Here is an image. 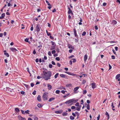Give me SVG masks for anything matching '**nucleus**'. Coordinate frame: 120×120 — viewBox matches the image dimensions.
<instances>
[{
    "label": "nucleus",
    "instance_id": "f257e3e1",
    "mask_svg": "<svg viewBox=\"0 0 120 120\" xmlns=\"http://www.w3.org/2000/svg\"><path fill=\"white\" fill-rule=\"evenodd\" d=\"M43 72L44 75V78L46 80H47L50 79V77L52 76V73L50 71H47V72L43 71Z\"/></svg>",
    "mask_w": 120,
    "mask_h": 120
},
{
    "label": "nucleus",
    "instance_id": "f03ea898",
    "mask_svg": "<svg viewBox=\"0 0 120 120\" xmlns=\"http://www.w3.org/2000/svg\"><path fill=\"white\" fill-rule=\"evenodd\" d=\"M48 93L46 92H44L42 96V98L44 101L47 100L48 97Z\"/></svg>",
    "mask_w": 120,
    "mask_h": 120
},
{
    "label": "nucleus",
    "instance_id": "7ed1b4c3",
    "mask_svg": "<svg viewBox=\"0 0 120 120\" xmlns=\"http://www.w3.org/2000/svg\"><path fill=\"white\" fill-rule=\"evenodd\" d=\"M73 32L75 37L76 38H77V39H78L79 38L78 36L77 35V34L76 31L75 29V28L74 29Z\"/></svg>",
    "mask_w": 120,
    "mask_h": 120
},
{
    "label": "nucleus",
    "instance_id": "20e7f679",
    "mask_svg": "<svg viewBox=\"0 0 120 120\" xmlns=\"http://www.w3.org/2000/svg\"><path fill=\"white\" fill-rule=\"evenodd\" d=\"M65 72L68 75L72 76H76V75L75 74H74L73 73H71V72H67V71H65Z\"/></svg>",
    "mask_w": 120,
    "mask_h": 120
},
{
    "label": "nucleus",
    "instance_id": "39448f33",
    "mask_svg": "<svg viewBox=\"0 0 120 120\" xmlns=\"http://www.w3.org/2000/svg\"><path fill=\"white\" fill-rule=\"evenodd\" d=\"M68 14H71V15H73V14L72 12V10L70 9V8L69 7L68 8Z\"/></svg>",
    "mask_w": 120,
    "mask_h": 120
},
{
    "label": "nucleus",
    "instance_id": "423d86ee",
    "mask_svg": "<svg viewBox=\"0 0 120 120\" xmlns=\"http://www.w3.org/2000/svg\"><path fill=\"white\" fill-rule=\"evenodd\" d=\"M41 27L38 25H37L36 27V30L37 32H39L40 30Z\"/></svg>",
    "mask_w": 120,
    "mask_h": 120
},
{
    "label": "nucleus",
    "instance_id": "0eeeda50",
    "mask_svg": "<svg viewBox=\"0 0 120 120\" xmlns=\"http://www.w3.org/2000/svg\"><path fill=\"white\" fill-rule=\"evenodd\" d=\"M78 101V99H76V100H75V99H72V104L76 103L77 101Z\"/></svg>",
    "mask_w": 120,
    "mask_h": 120
},
{
    "label": "nucleus",
    "instance_id": "6e6552de",
    "mask_svg": "<svg viewBox=\"0 0 120 120\" xmlns=\"http://www.w3.org/2000/svg\"><path fill=\"white\" fill-rule=\"evenodd\" d=\"M72 103V99H70L69 100L65 102V103L66 104H69L70 103Z\"/></svg>",
    "mask_w": 120,
    "mask_h": 120
},
{
    "label": "nucleus",
    "instance_id": "1a4fd4ad",
    "mask_svg": "<svg viewBox=\"0 0 120 120\" xmlns=\"http://www.w3.org/2000/svg\"><path fill=\"white\" fill-rule=\"evenodd\" d=\"M10 50L12 52H14L17 50L15 48L12 47L10 48Z\"/></svg>",
    "mask_w": 120,
    "mask_h": 120
},
{
    "label": "nucleus",
    "instance_id": "9d476101",
    "mask_svg": "<svg viewBox=\"0 0 120 120\" xmlns=\"http://www.w3.org/2000/svg\"><path fill=\"white\" fill-rule=\"evenodd\" d=\"M18 118L19 120H26L25 118H23L20 116H19Z\"/></svg>",
    "mask_w": 120,
    "mask_h": 120
},
{
    "label": "nucleus",
    "instance_id": "9b49d317",
    "mask_svg": "<svg viewBox=\"0 0 120 120\" xmlns=\"http://www.w3.org/2000/svg\"><path fill=\"white\" fill-rule=\"evenodd\" d=\"M88 58V56L87 54H85L84 56V61L86 62V60H87Z\"/></svg>",
    "mask_w": 120,
    "mask_h": 120
},
{
    "label": "nucleus",
    "instance_id": "f8f14e48",
    "mask_svg": "<svg viewBox=\"0 0 120 120\" xmlns=\"http://www.w3.org/2000/svg\"><path fill=\"white\" fill-rule=\"evenodd\" d=\"M105 115H106L107 116V119L108 120L109 118V116L108 113L107 112H105Z\"/></svg>",
    "mask_w": 120,
    "mask_h": 120
},
{
    "label": "nucleus",
    "instance_id": "ddd939ff",
    "mask_svg": "<svg viewBox=\"0 0 120 120\" xmlns=\"http://www.w3.org/2000/svg\"><path fill=\"white\" fill-rule=\"evenodd\" d=\"M91 85H92V87L94 89L96 87L95 83H92Z\"/></svg>",
    "mask_w": 120,
    "mask_h": 120
},
{
    "label": "nucleus",
    "instance_id": "4468645a",
    "mask_svg": "<svg viewBox=\"0 0 120 120\" xmlns=\"http://www.w3.org/2000/svg\"><path fill=\"white\" fill-rule=\"evenodd\" d=\"M60 76L61 77L65 78H66L67 77L65 75L63 74H60Z\"/></svg>",
    "mask_w": 120,
    "mask_h": 120
},
{
    "label": "nucleus",
    "instance_id": "2eb2a0df",
    "mask_svg": "<svg viewBox=\"0 0 120 120\" xmlns=\"http://www.w3.org/2000/svg\"><path fill=\"white\" fill-rule=\"evenodd\" d=\"M37 100L40 101H41V96L40 95H39L38 97L37 98Z\"/></svg>",
    "mask_w": 120,
    "mask_h": 120
},
{
    "label": "nucleus",
    "instance_id": "dca6fc26",
    "mask_svg": "<svg viewBox=\"0 0 120 120\" xmlns=\"http://www.w3.org/2000/svg\"><path fill=\"white\" fill-rule=\"evenodd\" d=\"M111 106L112 107V109L113 111H115V109H114L115 106L113 105V102L111 103Z\"/></svg>",
    "mask_w": 120,
    "mask_h": 120
},
{
    "label": "nucleus",
    "instance_id": "f3484780",
    "mask_svg": "<svg viewBox=\"0 0 120 120\" xmlns=\"http://www.w3.org/2000/svg\"><path fill=\"white\" fill-rule=\"evenodd\" d=\"M47 86L48 90H50L52 89V86L51 85L48 84L47 85Z\"/></svg>",
    "mask_w": 120,
    "mask_h": 120
},
{
    "label": "nucleus",
    "instance_id": "a211bd4d",
    "mask_svg": "<svg viewBox=\"0 0 120 120\" xmlns=\"http://www.w3.org/2000/svg\"><path fill=\"white\" fill-rule=\"evenodd\" d=\"M79 87H76L74 88V92H75L77 90H78L79 88Z\"/></svg>",
    "mask_w": 120,
    "mask_h": 120
},
{
    "label": "nucleus",
    "instance_id": "6ab92c4d",
    "mask_svg": "<svg viewBox=\"0 0 120 120\" xmlns=\"http://www.w3.org/2000/svg\"><path fill=\"white\" fill-rule=\"evenodd\" d=\"M112 23L116 25L117 23V22L116 20H112Z\"/></svg>",
    "mask_w": 120,
    "mask_h": 120
},
{
    "label": "nucleus",
    "instance_id": "aec40b11",
    "mask_svg": "<svg viewBox=\"0 0 120 120\" xmlns=\"http://www.w3.org/2000/svg\"><path fill=\"white\" fill-rule=\"evenodd\" d=\"M68 45L69 49H73L72 46L71 45L68 44Z\"/></svg>",
    "mask_w": 120,
    "mask_h": 120
},
{
    "label": "nucleus",
    "instance_id": "412c9836",
    "mask_svg": "<svg viewBox=\"0 0 120 120\" xmlns=\"http://www.w3.org/2000/svg\"><path fill=\"white\" fill-rule=\"evenodd\" d=\"M55 99V98H50L49 100V102H51L53 100Z\"/></svg>",
    "mask_w": 120,
    "mask_h": 120
},
{
    "label": "nucleus",
    "instance_id": "4be33fe9",
    "mask_svg": "<svg viewBox=\"0 0 120 120\" xmlns=\"http://www.w3.org/2000/svg\"><path fill=\"white\" fill-rule=\"evenodd\" d=\"M55 45L53 46H51L50 48V49L51 50H52L53 49H55Z\"/></svg>",
    "mask_w": 120,
    "mask_h": 120
},
{
    "label": "nucleus",
    "instance_id": "5701e85b",
    "mask_svg": "<svg viewBox=\"0 0 120 120\" xmlns=\"http://www.w3.org/2000/svg\"><path fill=\"white\" fill-rule=\"evenodd\" d=\"M15 111H16V112H18L20 111V110L19 109L17 108H16L15 109Z\"/></svg>",
    "mask_w": 120,
    "mask_h": 120
},
{
    "label": "nucleus",
    "instance_id": "b1692460",
    "mask_svg": "<svg viewBox=\"0 0 120 120\" xmlns=\"http://www.w3.org/2000/svg\"><path fill=\"white\" fill-rule=\"evenodd\" d=\"M120 77V74L117 75L116 76V79H117Z\"/></svg>",
    "mask_w": 120,
    "mask_h": 120
},
{
    "label": "nucleus",
    "instance_id": "393cba45",
    "mask_svg": "<svg viewBox=\"0 0 120 120\" xmlns=\"http://www.w3.org/2000/svg\"><path fill=\"white\" fill-rule=\"evenodd\" d=\"M59 74V73H57L54 76V78L55 79H56L57 78Z\"/></svg>",
    "mask_w": 120,
    "mask_h": 120
},
{
    "label": "nucleus",
    "instance_id": "a878e982",
    "mask_svg": "<svg viewBox=\"0 0 120 120\" xmlns=\"http://www.w3.org/2000/svg\"><path fill=\"white\" fill-rule=\"evenodd\" d=\"M37 106L39 108L42 107V105L40 104H38L37 105Z\"/></svg>",
    "mask_w": 120,
    "mask_h": 120
},
{
    "label": "nucleus",
    "instance_id": "bb28decb",
    "mask_svg": "<svg viewBox=\"0 0 120 120\" xmlns=\"http://www.w3.org/2000/svg\"><path fill=\"white\" fill-rule=\"evenodd\" d=\"M75 113L77 116V118H78V116H79V113L78 112L76 111L75 112Z\"/></svg>",
    "mask_w": 120,
    "mask_h": 120
},
{
    "label": "nucleus",
    "instance_id": "cd10ccee",
    "mask_svg": "<svg viewBox=\"0 0 120 120\" xmlns=\"http://www.w3.org/2000/svg\"><path fill=\"white\" fill-rule=\"evenodd\" d=\"M70 119L71 120H74L75 119V118L74 117L71 116H70Z\"/></svg>",
    "mask_w": 120,
    "mask_h": 120
},
{
    "label": "nucleus",
    "instance_id": "c85d7f7f",
    "mask_svg": "<svg viewBox=\"0 0 120 120\" xmlns=\"http://www.w3.org/2000/svg\"><path fill=\"white\" fill-rule=\"evenodd\" d=\"M76 110L78 111H79L80 110V109L78 106L76 108Z\"/></svg>",
    "mask_w": 120,
    "mask_h": 120
},
{
    "label": "nucleus",
    "instance_id": "c756f323",
    "mask_svg": "<svg viewBox=\"0 0 120 120\" xmlns=\"http://www.w3.org/2000/svg\"><path fill=\"white\" fill-rule=\"evenodd\" d=\"M4 54L6 56H7V57H8L9 56V55L8 53L5 52L4 53Z\"/></svg>",
    "mask_w": 120,
    "mask_h": 120
},
{
    "label": "nucleus",
    "instance_id": "7c9ffc66",
    "mask_svg": "<svg viewBox=\"0 0 120 120\" xmlns=\"http://www.w3.org/2000/svg\"><path fill=\"white\" fill-rule=\"evenodd\" d=\"M86 34V32L85 31H84L82 34V36H85Z\"/></svg>",
    "mask_w": 120,
    "mask_h": 120
},
{
    "label": "nucleus",
    "instance_id": "2f4dec72",
    "mask_svg": "<svg viewBox=\"0 0 120 120\" xmlns=\"http://www.w3.org/2000/svg\"><path fill=\"white\" fill-rule=\"evenodd\" d=\"M87 109L89 110L90 109V105L89 104H88L87 105Z\"/></svg>",
    "mask_w": 120,
    "mask_h": 120
},
{
    "label": "nucleus",
    "instance_id": "473e14b6",
    "mask_svg": "<svg viewBox=\"0 0 120 120\" xmlns=\"http://www.w3.org/2000/svg\"><path fill=\"white\" fill-rule=\"evenodd\" d=\"M71 84H68L66 85V86L67 87H71Z\"/></svg>",
    "mask_w": 120,
    "mask_h": 120
},
{
    "label": "nucleus",
    "instance_id": "72a5a7b5",
    "mask_svg": "<svg viewBox=\"0 0 120 120\" xmlns=\"http://www.w3.org/2000/svg\"><path fill=\"white\" fill-rule=\"evenodd\" d=\"M60 91L59 90H57L55 92V93L56 94H59Z\"/></svg>",
    "mask_w": 120,
    "mask_h": 120
},
{
    "label": "nucleus",
    "instance_id": "f704fd0d",
    "mask_svg": "<svg viewBox=\"0 0 120 120\" xmlns=\"http://www.w3.org/2000/svg\"><path fill=\"white\" fill-rule=\"evenodd\" d=\"M29 39V38H26L24 40V41L26 42H28V43H29V42L28 41V40Z\"/></svg>",
    "mask_w": 120,
    "mask_h": 120
},
{
    "label": "nucleus",
    "instance_id": "c9c22d12",
    "mask_svg": "<svg viewBox=\"0 0 120 120\" xmlns=\"http://www.w3.org/2000/svg\"><path fill=\"white\" fill-rule=\"evenodd\" d=\"M69 94H70V93H67L66 94V95L64 96L63 97L64 98H65L66 97L69 95Z\"/></svg>",
    "mask_w": 120,
    "mask_h": 120
},
{
    "label": "nucleus",
    "instance_id": "e433bc0d",
    "mask_svg": "<svg viewBox=\"0 0 120 120\" xmlns=\"http://www.w3.org/2000/svg\"><path fill=\"white\" fill-rule=\"evenodd\" d=\"M86 81L85 80L83 79L82 80V84H85L86 83Z\"/></svg>",
    "mask_w": 120,
    "mask_h": 120
},
{
    "label": "nucleus",
    "instance_id": "4c0bfd02",
    "mask_svg": "<svg viewBox=\"0 0 120 120\" xmlns=\"http://www.w3.org/2000/svg\"><path fill=\"white\" fill-rule=\"evenodd\" d=\"M56 51L55 50H53L51 52V53L52 54H55L56 53Z\"/></svg>",
    "mask_w": 120,
    "mask_h": 120
},
{
    "label": "nucleus",
    "instance_id": "58836bf2",
    "mask_svg": "<svg viewBox=\"0 0 120 120\" xmlns=\"http://www.w3.org/2000/svg\"><path fill=\"white\" fill-rule=\"evenodd\" d=\"M67 114V113L66 112H63L62 113V115L64 116H66Z\"/></svg>",
    "mask_w": 120,
    "mask_h": 120
},
{
    "label": "nucleus",
    "instance_id": "ea45409f",
    "mask_svg": "<svg viewBox=\"0 0 120 120\" xmlns=\"http://www.w3.org/2000/svg\"><path fill=\"white\" fill-rule=\"evenodd\" d=\"M46 0V3H47L48 5L49 6H50V4L49 2L48 1H47V0Z\"/></svg>",
    "mask_w": 120,
    "mask_h": 120
},
{
    "label": "nucleus",
    "instance_id": "a19ab883",
    "mask_svg": "<svg viewBox=\"0 0 120 120\" xmlns=\"http://www.w3.org/2000/svg\"><path fill=\"white\" fill-rule=\"evenodd\" d=\"M55 59L56 60H57V61H59L60 60V58L59 57H56Z\"/></svg>",
    "mask_w": 120,
    "mask_h": 120
},
{
    "label": "nucleus",
    "instance_id": "79ce46f5",
    "mask_svg": "<svg viewBox=\"0 0 120 120\" xmlns=\"http://www.w3.org/2000/svg\"><path fill=\"white\" fill-rule=\"evenodd\" d=\"M29 111L28 110H27L26 111H25V112L26 114H29Z\"/></svg>",
    "mask_w": 120,
    "mask_h": 120
},
{
    "label": "nucleus",
    "instance_id": "37998d69",
    "mask_svg": "<svg viewBox=\"0 0 120 120\" xmlns=\"http://www.w3.org/2000/svg\"><path fill=\"white\" fill-rule=\"evenodd\" d=\"M75 108H76V107L75 106H72L71 107V109H73V110L75 109Z\"/></svg>",
    "mask_w": 120,
    "mask_h": 120
},
{
    "label": "nucleus",
    "instance_id": "c03bdc74",
    "mask_svg": "<svg viewBox=\"0 0 120 120\" xmlns=\"http://www.w3.org/2000/svg\"><path fill=\"white\" fill-rule=\"evenodd\" d=\"M72 60H73V63H75L76 61V60L75 59H72Z\"/></svg>",
    "mask_w": 120,
    "mask_h": 120
},
{
    "label": "nucleus",
    "instance_id": "a18cd8bd",
    "mask_svg": "<svg viewBox=\"0 0 120 120\" xmlns=\"http://www.w3.org/2000/svg\"><path fill=\"white\" fill-rule=\"evenodd\" d=\"M87 93V91L86 90H84L83 91V94H85Z\"/></svg>",
    "mask_w": 120,
    "mask_h": 120
},
{
    "label": "nucleus",
    "instance_id": "49530a36",
    "mask_svg": "<svg viewBox=\"0 0 120 120\" xmlns=\"http://www.w3.org/2000/svg\"><path fill=\"white\" fill-rule=\"evenodd\" d=\"M48 55L50 56H51L52 55L50 51H49L48 53Z\"/></svg>",
    "mask_w": 120,
    "mask_h": 120
},
{
    "label": "nucleus",
    "instance_id": "de8ad7c7",
    "mask_svg": "<svg viewBox=\"0 0 120 120\" xmlns=\"http://www.w3.org/2000/svg\"><path fill=\"white\" fill-rule=\"evenodd\" d=\"M12 5H13L12 4H10V3H8V7H9V6H12Z\"/></svg>",
    "mask_w": 120,
    "mask_h": 120
},
{
    "label": "nucleus",
    "instance_id": "09e8293b",
    "mask_svg": "<svg viewBox=\"0 0 120 120\" xmlns=\"http://www.w3.org/2000/svg\"><path fill=\"white\" fill-rule=\"evenodd\" d=\"M74 57V55H72L71 56L68 57V58H72Z\"/></svg>",
    "mask_w": 120,
    "mask_h": 120
},
{
    "label": "nucleus",
    "instance_id": "8fccbe9b",
    "mask_svg": "<svg viewBox=\"0 0 120 120\" xmlns=\"http://www.w3.org/2000/svg\"><path fill=\"white\" fill-rule=\"evenodd\" d=\"M79 102H77L75 104V105L76 106H78L79 105Z\"/></svg>",
    "mask_w": 120,
    "mask_h": 120
},
{
    "label": "nucleus",
    "instance_id": "3c124183",
    "mask_svg": "<svg viewBox=\"0 0 120 120\" xmlns=\"http://www.w3.org/2000/svg\"><path fill=\"white\" fill-rule=\"evenodd\" d=\"M36 92L35 91H34L32 93V94L34 95H35L36 94Z\"/></svg>",
    "mask_w": 120,
    "mask_h": 120
},
{
    "label": "nucleus",
    "instance_id": "603ef678",
    "mask_svg": "<svg viewBox=\"0 0 120 120\" xmlns=\"http://www.w3.org/2000/svg\"><path fill=\"white\" fill-rule=\"evenodd\" d=\"M112 58V59H114L115 58V57L114 56L112 55L111 56Z\"/></svg>",
    "mask_w": 120,
    "mask_h": 120
},
{
    "label": "nucleus",
    "instance_id": "864d4df0",
    "mask_svg": "<svg viewBox=\"0 0 120 120\" xmlns=\"http://www.w3.org/2000/svg\"><path fill=\"white\" fill-rule=\"evenodd\" d=\"M49 66L50 68H51L52 67V65L51 64H50L49 65Z\"/></svg>",
    "mask_w": 120,
    "mask_h": 120
},
{
    "label": "nucleus",
    "instance_id": "5fc2aeb1",
    "mask_svg": "<svg viewBox=\"0 0 120 120\" xmlns=\"http://www.w3.org/2000/svg\"><path fill=\"white\" fill-rule=\"evenodd\" d=\"M1 16L3 18H4L5 16V14L4 13H3L1 15Z\"/></svg>",
    "mask_w": 120,
    "mask_h": 120
},
{
    "label": "nucleus",
    "instance_id": "6e6d98bb",
    "mask_svg": "<svg viewBox=\"0 0 120 120\" xmlns=\"http://www.w3.org/2000/svg\"><path fill=\"white\" fill-rule=\"evenodd\" d=\"M66 91L63 90L61 91V92L63 94H64L65 93V92Z\"/></svg>",
    "mask_w": 120,
    "mask_h": 120
},
{
    "label": "nucleus",
    "instance_id": "4d7b16f0",
    "mask_svg": "<svg viewBox=\"0 0 120 120\" xmlns=\"http://www.w3.org/2000/svg\"><path fill=\"white\" fill-rule=\"evenodd\" d=\"M52 64L54 65H55V62L53 61H52L51 62Z\"/></svg>",
    "mask_w": 120,
    "mask_h": 120
},
{
    "label": "nucleus",
    "instance_id": "13d9d810",
    "mask_svg": "<svg viewBox=\"0 0 120 120\" xmlns=\"http://www.w3.org/2000/svg\"><path fill=\"white\" fill-rule=\"evenodd\" d=\"M51 43L52 45H53L55 44V42L52 41H51Z\"/></svg>",
    "mask_w": 120,
    "mask_h": 120
},
{
    "label": "nucleus",
    "instance_id": "bf43d9fd",
    "mask_svg": "<svg viewBox=\"0 0 120 120\" xmlns=\"http://www.w3.org/2000/svg\"><path fill=\"white\" fill-rule=\"evenodd\" d=\"M24 85L26 88H28V85L25 84H24Z\"/></svg>",
    "mask_w": 120,
    "mask_h": 120
},
{
    "label": "nucleus",
    "instance_id": "052dcab7",
    "mask_svg": "<svg viewBox=\"0 0 120 120\" xmlns=\"http://www.w3.org/2000/svg\"><path fill=\"white\" fill-rule=\"evenodd\" d=\"M36 53V51H35V50H34L33 51V54H35Z\"/></svg>",
    "mask_w": 120,
    "mask_h": 120
},
{
    "label": "nucleus",
    "instance_id": "680f3d73",
    "mask_svg": "<svg viewBox=\"0 0 120 120\" xmlns=\"http://www.w3.org/2000/svg\"><path fill=\"white\" fill-rule=\"evenodd\" d=\"M95 29L96 30H97L98 29V27L96 26H95Z\"/></svg>",
    "mask_w": 120,
    "mask_h": 120
},
{
    "label": "nucleus",
    "instance_id": "e2e57ef3",
    "mask_svg": "<svg viewBox=\"0 0 120 120\" xmlns=\"http://www.w3.org/2000/svg\"><path fill=\"white\" fill-rule=\"evenodd\" d=\"M57 65L59 67H60V64L59 63H57Z\"/></svg>",
    "mask_w": 120,
    "mask_h": 120
},
{
    "label": "nucleus",
    "instance_id": "0e129e2a",
    "mask_svg": "<svg viewBox=\"0 0 120 120\" xmlns=\"http://www.w3.org/2000/svg\"><path fill=\"white\" fill-rule=\"evenodd\" d=\"M72 115L74 116H76L75 113H74V112H72Z\"/></svg>",
    "mask_w": 120,
    "mask_h": 120
},
{
    "label": "nucleus",
    "instance_id": "69168bd1",
    "mask_svg": "<svg viewBox=\"0 0 120 120\" xmlns=\"http://www.w3.org/2000/svg\"><path fill=\"white\" fill-rule=\"evenodd\" d=\"M100 117V115L99 114L98 116L97 117V120H99Z\"/></svg>",
    "mask_w": 120,
    "mask_h": 120
},
{
    "label": "nucleus",
    "instance_id": "338daca9",
    "mask_svg": "<svg viewBox=\"0 0 120 120\" xmlns=\"http://www.w3.org/2000/svg\"><path fill=\"white\" fill-rule=\"evenodd\" d=\"M30 85L32 87H33L34 85V84L33 83H31Z\"/></svg>",
    "mask_w": 120,
    "mask_h": 120
},
{
    "label": "nucleus",
    "instance_id": "774afa93",
    "mask_svg": "<svg viewBox=\"0 0 120 120\" xmlns=\"http://www.w3.org/2000/svg\"><path fill=\"white\" fill-rule=\"evenodd\" d=\"M68 18L69 19H70L71 18V16L70 15H69L68 16Z\"/></svg>",
    "mask_w": 120,
    "mask_h": 120
}]
</instances>
